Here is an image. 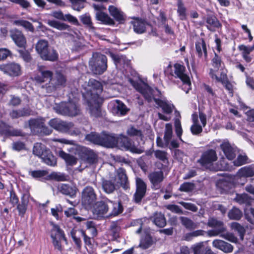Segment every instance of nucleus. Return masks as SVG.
<instances>
[{
    "mask_svg": "<svg viewBox=\"0 0 254 254\" xmlns=\"http://www.w3.org/2000/svg\"><path fill=\"white\" fill-rule=\"evenodd\" d=\"M83 96L86 101L88 110L91 116L98 117L101 115V104L103 101L100 95L103 86L98 81L91 79L88 83L83 85Z\"/></svg>",
    "mask_w": 254,
    "mask_h": 254,
    "instance_id": "nucleus-1",
    "label": "nucleus"
},
{
    "mask_svg": "<svg viewBox=\"0 0 254 254\" xmlns=\"http://www.w3.org/2000/svg\"><path fill=\"white\" fill-rule=\"evenodd\" d=\"M129 83L139 92H140L148 102L153 100L163 111L167 114L172 113L175 107L173 104L163 98L161 92L157 88L152 89L141 80L134 81L129 78Z\"/></svg>",
    "mask_w": 254,
    "mask_h": 254,
    "instance_id": "nucleus-2",
    "label": "nucleus"
},
{
    "mask_svg": "<svg viewBox=\"0 0 254 254\" xmlns=\"http://www.w3.org/2000/svg\"><path fill=\"white\" fill-rule=\"evenodd\" d=\"M33 154L40 158L47 165L55 166L57 164V159L52 152L44 144L36 143L33 148Z\"/></svg>",
    "mask_w": 254,
    "mask_h": 254,
    "instance_id": "nucleus-3",
    "label": "nucleus"
},
{
    "mask_svg": "<svg viewBox=\"0 0 254 254\" xmlns=\"http://www.w3.org/2000/svg\"><path fill=\"white\" fill-rule=\"evenodd\" d=\"M37 53L41 58L45 61H55L58 59V54L54 49H50L48 42L45 40L38 41L35 46Z\"/></svg>",
    "mask_w": 254,
    "mask_h": 254,
    "instance_id": "nucleus-4",
    "label": "nucleus"
},
{
    "mask_svg": "<svg viewBox=\"0 0 254 254\" xmlns=\"http://www.w3.org/2000/svg\"><path fill=\"white\" fill-rule=\"evenodd\" d=\"M107 59L100 53H94L89 62L90 69L95 74H101L106 70Z\"/></svg>",
    "mask_w": 254,
    "mask_h": 254,
    "instance_id": "nucleus-5",
    "label": "nucleus"
},
{
    "mask_svg": "<svg viewBox=\"0 0 254 254\" xmlns=\"http://www.w3.org/2000/svg\"><path fill=\"white\" fill-rule=\"evenodd\" d=\"M217 159L216 151L213 149H208L202 154L199 159L197 160L202 167L211 170L218 171L224 169V167H221L216 169L213 166V163Z\"/></svg>",
    "mask_w": 254,
    "mask_h": 254,
    "instance_id": "nucleus-6",
    "label": "nucleus"
},
{
    "mask_svg": "<svg viewBox=\"0 0 254 254\" xmlns=\"http://www.w3.org/2000/svg\"><path fill=\"white\" fill-rule=\"evenodd\" d=\"M54 110L59 114L69 116H75L79 113L78 105L73 102L61 103L54 107Z\"/></svg>",
    "mask_w": 254,
    "mask_h": 254,
    "instance_id": "nucleus-7",
    "label": "nucleus"
},
{
    "mask_svg": "<svg viewBox=\"0 0 254 254\" xmlns=\"http://www.w3.org/2000/svg\"><path fill=\"white\" fill-rule=\"evenodd\" d=\"M96 199L97 195L92 187L87 186L83 189L82 192L81 201L86 208H92Z\"/></svg>",
    "mask_w": 254,
    "mask_h": 254,
    "instance_id": "nucleus-8",
    "label": "nucleus"
},
{
    "mask_svg": "<svg viewBox=\"0 0 254 254\" xmlns=\"http://www.w3.org/2000/svg\"><path fill=\"white\" fill-rule=\"evenodd\" d=\"M49 125L52 128L62 132H70L73 127L72 123L64 122L58 119L51 120Z\"/></svg>",
    "mask_w": 254,
    "mask_h": 254,
    "instance_id": "nucleus-9",
    "label": "nucleus"
},
{
    "mask_svg": "<svg viewBox=\"0 0 254 254\" xmlns=\"http://www.w3.org/2000/svg\"><path fill=\"white\" fill-rule=\"evenodd\" d=\"M51 238L53 239V243L55 248L60 251H62V247L61 243L64 241L66 243V240L63 232L57 225H53L51 230Z\"/></svg>",
    "mask_w": 254,
    "mask_h": 254,
    "instance_id": "nucleus-10",
    "label": "nucleus"
},
{
    "mask_svg": "<svg viewBox=\"0 0 254 254\" xmlns=\"http://www.w3.org/2000/svg\"><path fill=\"white\" fill-rule=\"evenodd\" d=\"M0 70L11 76H18L22 73L20 65L15 63L0 64Z\"/></svg>",
    "mask_w": 254,
    "mask_h": 254,
    "instance_id": "nucleus-11",
    "label": "nucleus"
},
{
    "mask_svg": "<svg viewBox=\"0 0 254 254\" xmlns=\"http://www.w3.org/2000/svg\"><path fill=\"white\" fill-rule=\"evenodd\" d=\"M110 204L112 201L107 198L97 202L93 207V213L98 217H104L109 211Z\"/></svg>",
    "mask_w": 254,
    "mask_h": 254,
    "instance_id": "nucleus-12",
    "label": "nucleus"
},
{
    "mask_svg": "<svg viewBox=\"0 0 254 254\" xmlns=\"http://www.w3.org/2000/svg\"><path fill=\"white\" fill-rule=\"evenodd\" d=\"M135 182L136 189L133 197L136 203H139L145 196L147 186L145 182L139 178H136Z\"/></svg>",
    "mask_w": 254,
    "mask_h": 254,
    "instance_id": "nucleus-13",
    "label": "nucleus"
},
{
    "mask_svg": "<svg viewBox=\"0 0 254 254\" xmlns=\"http://www.w3.org/2000/svg\"><path fill=\"white\" fill-rule=\"evenodd\" d=\"M117 144L122 149L129 150L133 153H140L141 152L137 149L127 136L121 135L118 138Z\"/></svg>",
    "mask_w": 254,
    "mask_h": 254,
    "instance_id": "nucleus-14",
    "label": "nucleus"
},
{
    "mask_svg": "<svg viewBox=\"0 0 254 254\" xmlns=\"http://www.w3.org/2000/svg\"><path fill=\"white\" fill-rule=\"evenodd\" d=\"M174 73L177 77L179 78L184 84L189 86L188 89H190V77L185 73V67L180 64H176L174 66Z\"/></svg>",
    "mask_w": 254,
    "mask_h": 254,
    "instance_id": "nucleus-15",
    "label": "nucleus"
},
{
    "mask_svg": "<svg viewBox=\"0 0 254 254\" xmlns=\"http://www.w3.org/2000/svg\"><path fill=\"white\" fill-rule=\"evenodd\" d=\"M148 178L152 188L158 190L160 188V184L164 180V173L161 171H154L149 174Z\"/></svg>",
    "mask_w": 254,
    "mask_h": 254,
    "instance_id": "nucleus-16",
    "label": "nucleus"
},
{
    "mask_svg": "<svg viewBox=\"0 0 254 254\" xmlns=\"http://www.w3.org/2000/svg\"><path fill=\"white\" fill-rule=\"evenodd\" d=\"M10 36L18 47L21 48L25 47L26 44V38L20 31L17 29L11 30Z\"/></svg>",
    "mask_w": 254,
    "mask_h": 254,
    "instance_id": "nucleus-17",
    "label": "nucleus"
},
{
    "mask_svg": "<svg viewBox=\"0 0 254 254\" xmlns=\"http://www.w3.org/2000/svg\"><path fill=\"white\" fill-rule=\"evenodd\" d=\"M38 70L39 74L35 77L38 82L42 83L52 80V71L47 70L45 67L42 66L38 67Z\"/></svg>",
    "mask_w": 254,
    "mask_h": 254,
    "instance_id": "nucleus-18",
    "label": "nucleus"
},
{
    "mask_svg": "<svg viewBox=\"0 0 254 254\" xmlns=\"http://www.w3.org/2000/svg\"><path fill=\"white\" fill-rule=\"evenodd\" d=\"M212 245L225 253H231L233 251V247L230 244L223 240L216 239L213 241Z\"/></svg>",
    "mask_w": 254,
    "mask_h": 254,
    "instance_id": "nucleus-19",
    "label": "nucleus"
},
{
    "mask_svg": "<svg viewBox=\"0 0 254 254\" xmlns=\"http://www.w3.org/2000/svg\"><path fill=\"white\" fill-rule=\"evenodd\" d=\"M209 74L212 79H215L217 82H221L228 90L231 91L232 90V85L228 81L227 76L225 74L221 73L220 77H218L216 74L213 72L212 70H211Z\"/></svg>",
    "mask_w": 254,
    "mask_h": 254,
    "instance_id": "nucleus-20",
    "label": "nucleus"
},
{
    "mask_svg": "<svg viewBox=\"0 0 254 254\" xmlns=\"http://www.w3.org/2000/svg\"><path fill=\"white\" fill-rule=\"evenodd\" d=\"M117 138L114 136L102 134L101 137V145L107 147H113L117 144Z\"/></svg>",
    "mask_w": 254,
    "mask_h": 254,
    "instance_id": "nucleus-21",
    "label": "nucleus"
},
{
    "mask_svg": "<svg viewBox=\"0 0 254 254\" xmlns=\"http://www.w3.org/2000/svg\"><path fill=\"white\" fill-rule=\"evenodd\" d=\"M220 146L228 159L232 160L236 157L235 150L229 142H224Z\"/></svg>",
    "mask_w": 254,
    "mask_h": 254,
    "instance_id": "nucleus-22",
    "label": "nucleus"
},
{
    "mask_svg": "<svg viewBox=\"0 0 254 254\" xmlns=\"http://www.w3.org/2000/svg\"><path fill=\"white\" fill-rule=\"evenodd\" d=\"M195 49L199 57H202L203 55L205 58H207V48L204 40L199 38L195 43Z\"/></svg>",
    "mask_w": 254,
    "mask_h": 254,
    "instance_id": "nucleus-23",
    "label": "nucleus"
},
{
    "mask_svg": "<svg viewBox=\"0 0 254 254\" xmlns=\"http://www.w3.org/2000/svg\"><path fill=\"white\" fill-rule=\"evenodd\" d=\"M133 26L134 31L138 34H141L145 32L147 23L141 19H136L131 21Z\"/></svg>",
    "mask_w": 254,
    "mask_h": 254,
    "instance_id": "nucleus-24",
    "label": "nucleus"
},
{
    "mask_svg": "<svg viewBox=\"0 0 254 254\" xmlns=\"http://www.w3.org/2000/svg\"><path fill=\"white\" fill-rule=\"evenodd\" d=\"M237 177L241 178L242 177L248 178L254 176V166H248L241 168L237 174Z\"/></svg>",
    "mask_w": 254,
    "mask_h": 254,
    "instance_id": "nucleus-25",
    "label": "nucleus"
},
{
    "mask_svg": "<svg viewBox=\"0 0 254 254\" xmlns=\"http://www.w3.org/2000/svg\"><path fill=\"white\" fill-rule=\"evenodd\" d=\"M60 191L64 194L70 197L74 196L76 192V188L74 186L65 184H62L59 187Z\"/></svg>",
    "mask_w": 254,
    "mask_h": 254,
    "instance_id": "nucleus-26",
    "label": "nucleus"
},
{
    "mask_svg": "<svg viewBox=\"0 0 254 254\" xmlns=\"http://www.w3.org/2000/svg\"><path fill=\"white\" fill-rule=\"evenodd\" d=\"M192 125L190 127V130L193 134L197 135L202 131V127L198 125V116L197 114L192 115Z\"/></svg>",
    "mask_w": 254,
    "mask_h": 254,
    "instance_id": "nucleus-27",
    "label": "nucleus"
},
{
    "mask_svg": "<svg viewBox=\"0 0 254 254\" xmlns=\"http://www.w3.org/2000/svg\"><path fill=\"white\" fill-rule=\"evenodd\" d=\"M58 154L69 165H74L77 163V158L71 155L66 153L63 150L59 151Z\"/></svg>",
    "mask_w": 254,
    "mask_h": 254,
    "instance_id": "nucleus-28",
    "label": "nucleus"
},
{
    "mask_svg": "<svg viewBox=\"0 0 254 254\" xmlns=\"http://www.w3.org/2000/svg\"><path fill=\"white\" fill-rule=\"evenodd\" d=\"M29 195L28 193H24L21 197V203L18 204L17 208L20 214L23 215L26 210L27 205L29 202Z\"/></svg>",
    "mask_w": 254,
    "mask_h": 254,
    "instance_id": "nucleus-29",
    "label": "nucleus"
},
{
    "mask_svg": "<svg viewBox=\"0 0 254 254\" xmlns=\"http://www.w3.org/2000/svg\"><path fill=\"white\" fill-rule=\"evenodd\" d=\"M109 10L110 14L118 21L121 22L124 20V15L123 12L114 6H110Z\"/></svg>",
    "mask_w": 254,
    "mask_h": 254,
    "instance_id": "nucleus-30",
    "label": "nucleus"
},
{
    "mask_svg": "<svg viewBox=\"0 0 254 254\" xmlns=\"http://www.w3.org/2000/svg\"><path fill=\"white\" fill-rule=\"evenodd\" d=\"M206 23L207 28L210 30H213L212 28H219L221 26V24L214 16H208L206 18Z\"/></svg>",
    "mask_w": 254,
    "mask_h": 254,
    "instance_id": "nucleus-31",
    "label": "nucleus"
},
{
    "mask_svg": "<svg viewBox=\"0 0 254 254\" xmlns=\"http://www.w3.org/2000/svg\"><path fill=\"white\" fill-rule=\"evenodd\" d=\"M47 24L51 27L59 30H68L70 27L69 26L65 23L55 20H48Z\"/></svg>",
    "mask_w": 254,
    "mask_h": 254,
    "instance_id": "nucleus-32",
    "label": "nucleus"
},
{
    "mask_svg": "<svg viewBox=\"0 0 254 254\" xmlns=\"http://www.w3.org/2000/svg\"><path fill=\"white\" fill-rule=\"evenodd\" d=\"M110 207L112 208L110 213L111 216H117L123 211V208L120 202L117 203L112 201V204H110Z\"/></svg>",
    "mask_w": 254,
    "mask_h": 254,
    "instance_id": "nucleus-33",
    "label": "nucleus"
},
{
    "mask_svg": "<svg viewBox=\"0 0 254 254\" xmlns=\"http://www.w3.org/2000/svg\"><path fill=\"white\" fill-rule=\"evenodd\" d=\"M96 17L98 20L108 24H113L114 21L107 14L102 11H97L96 13Z\"/></svg>",
    "mask_w": 254,
    "mask_h": 254,
    "instance_id": "nucleus-34",
    "label": "nucleus"
},
{
    "mask_svg": "<svg viewBox=\"0 0 254 254\" xmlns=\"http://www.w3.org/2000/svg\"><path fill=\"white\" fill-rule=\"evenodd\" d=\"M116 105H115V110L116 113L119 115H125L128 111V109L122 102L116 100Z\"/></svg>",
    "mask_w": 254,
    "mask_h": 254,
    "instance_id": "nucleus-35",
    "label": "nucleus"
},
{
    "mask_svg": "<svg viewBox=\"0 0 254 254\" xmlns=\"http://www.w3.org/2000/svg\"><path fill=\"white\" fill-rule=\"evenodd\" d=\"M66 79L62 74H57L55 77L53 78L52 83L55 84L58 88L65 86Z\"/></svg>",
    "mask_w": 254,
    "mask_h": 254,
    "instance_id": "nucleus-36",
    "label": "nucleus"
},
{
    "mask_svg": "<svg viewBox=\"0 0 254 254\" xmlns=\"http://www.w3.org/2000/svg\"><path fill=\"white\" fill-rule=\"evenodd\" d=\"M154 223L159 227H163L166 225V219L163 214L161 213H156L154 215Z\"/></svg>",
    "mask_w": 254,
    "mask_h": 254,
    "instance_id": "nucleus-37",
    "label": "nucleus"
},
{
    "mask_svg": "<svg viewBox=\"0 0 254 254\" xmlns=\"http://www.w3.org/2000/svg\"><path fill=\"white\" fill-rule=\"evenodd\" d=\"M84 159L89 164L95 163L97 161V155L91 150L85 149Z\"/></svg>",
    "mask_w": 254,
    "mask_h": 254,
    "instance_id": "nucleus-38",
    "label": "nucleus"
},
{
    "mask_svg": "<svg viewBox=\"0 0 254 254\" xmlns=\"http://www.w3.org/2000/svg\"><path fill=\"white\" fill-rule=\"evenodd\" d=\"M127 134L129 136L139 138L141 140L143 139V135L141 131L133 127H130L127 129Z\"/></svg>",
    "mask_w": 254,
    "mask_h": 254,
    "instance_id": "nucleus-39",
    "label": "nucleus"
},
{
    "mask_svg": "<svg viewBox=\"0 0 254 254\" xmlns=\"http://www.w3.org/2000/svg\"><path fill=\"white\" fill-rule=\"evenodd\" d=\"M102 188L107 193H111L115 190V186L114 183L109 180H104L102 182Z\"/></svg>",
    "mask_w": 254,
    "mask_h": 254,
    "instance_id": "nucleus-40",
    "label": "nucleus"
},
{
    "mask_svg": "<svg viewBox=\"0 0 254 254\" xmlns=\"http://www.w3.org/2000/svg\"><path fill=\"white\" fill-rule=\"evenodd\" d=\"M207 225L210 227L215 228L217 229L225 228L222 221L213 217H210L208 219Z\"/></svg>",
    "mask_w": 254,
    "mask_h": 254,
    "instance_id": "nucleus-41",
    "label": "nucleus"
},
{
    "mask_svg": "<svg viewBox=\"0 0 254 254\" xmlns=\"http://www.w3.org/2000/svg\"><path fill=\"white\" fill-rule=\"evenodd\" d=\"M13 23L17 26H21L27 30L34 32V28L32 24L29 21L24 20H15Z\"/></svg>",
    "mask_w": 254,
    "mask_h": 254,
    "instance_id": "nucleus-42",
    "label": "nucleus"
},
{
    "mask_svg": "<svg viewBox=\"0 0 254 254\" xmlns=\"http://www.w3.org/2000/svg\"><path fill=\"white\" fill-rule=\"evenodd\" d=\"M152 244V240L149 235H146L142 237L140 240L139 247L143 249H146L150 247Z\"/></svg>",
    "mask_w": 254,
    "mask_h": 254,
    "instance_id": "nucleus-43",
    "label": "nucleus"
},
{
    "mask_svg": "<svg viewBox=\"0 0 254 254\" xmlns=\"http://www.w3.org/2000/svg\"><path fill=\"white\" fill-rule=\"evenodd\" d=\"M29 114V110L24 108L18 110H13L10 113V117L13 118H18L20 117L26 116Z\"/></svg>",
    "mask_w": 254,
    "mask_h": 254,
    "instance_id": "nucleus-44",
    "label": "nucleus"
},
{
    "mask_svg": "<svg viewBox=\"0 0 254 254\" xmlns=\"http://www.w3.org/2000/svg\"><path fill=\"white\" fill-rule=\"evenodd\" d=\"M101 135L95 133H91L87 134L85 138L87 140L94 144L101 145Z\"/></svg>",
    "mask_w": 254,
    "mask_h": 254,
    "instance_id": "nucleus-45",
    "label": "nucleus"
},
{
    "mask_svg": "<svg viewBox=\"0 0 254 254\" xmlns=\"http://www.w3.org/2000/svg\"><path fill=\"white\" fill-rule=\"evenodd\" d=\"M242 216V212L240 209L236 207H233L228 213V217L231 219L239 220Z\"/></svg>",
    "mask_w": 254,
    "mask_h": 254,
    "instance_id": "nucleus-46",
    "label": "nucleus"
},
{
    "mask_svg": "<svg viewBox=\"0 0 254 254\" xmlns=\"http://www.w3.org/2000/svg\"><path fill=\"white\" fill-rule=\"evenodd\" d=\"M182 224L187 228L193 229L196 228V224L192 222L190 219L186 217H180Z\"/></svg>",
    "mask_w": 254,
    "mask_h": 254,
    "instance_id": "nucleus-47",
    "label": "nucleus"
},
{
    "mask_svg": "<svg viewBox=\"0 0 254 254\" xmlns=\"http://www.w3.org/2000/svg\"><path fill=\"white\" fill-rule=\"evenodd\" d=\"M222 64V61L221 57L218 56L216 53L215 56L212 60V64L214 69H211L213 70V72L215 74V71H217L221 66Z\"/></svg>",
    "mask_w": 254,
    "mask_h": 254,
    "instance_id": "nucleus-48",
    "label": "nucleus"
},
{
    "mask_svg": "<svg viewBox=\"0 0 254 254\" xmlns=\"http://www.w3.org/2000/svg\"><path fill=\"white\" fill-rule=\"evenodd\" d=\"M172 126L170 124H167L165 126V131L164 139L166 143L168 144L172 136Z\"/></svg>",
    "mask_w": 254,
    "mask_h": 254,
    "instance_id": "nucleus-49",
    "label": "nucleus"
},
{
    "mask_svg": "<svg viewBox=\"0 0 254 254\" xmlns=\"http://www.w3.org/2000/svg\"><path fill=\"white\" fill-rule=\"evenodd\" d=\"M29 175L35 179H40L48 174V172L46 170H35L30 171L28 173Z\"/></svg>",
    "mask_w": 254,
    "mask_h": 254,
    "instance_id": "nucleus-50",
    "label": "nucleus"
},
{
    "mask_svg": "<svg viewBox=\"0 0 254 254\" xmlns=\"http://www.w3.org/2000/svg\"><path fill=\"white\" fill-rule=\"evenodd\" d=\"M72 3V8L77 11H80L84 7L85 0H69Z\"/></svg>",
    "mask_w": 254,
    "mask_h": 254,
    "instance_id": "nucleus-51",
    "label": "nucleus"
},
{
    "mask_svg": "<svg viewBox=\"0 0 254 254\" xmlns=\"http://www.w3.org/2000/svg\"><path fill=\"white\" fill-rule=\"evenodd\" d=\"M178 9L177 11L179 14L180 18L182 20L184 19L186 15V8L184 6L182 1L181 0H178Z\"/></svg>",
    "mask_w": 254,
    "mask_h": 254,
    "instance_id": "nucleus-52",
    "label": "nucleus"
},
{
    "mask_svg": "<svg viewBox=\"0 0 254 254\" xmlns=\"http://www.w3.org/2000/svg\"><path fill=\"white\" fill-rule=\"evenodd\" d=\"M118 178L120 180L121 185L124 184V188L126 187V183L127 181V177L125 173V170L123 168H120L118 170Z\"/></svg>",
    "mask_w": 254,
    "mask_h": 254,
    "instance_id": "nucleus-53",
    "label": "nucleus"
},
{
    "mask_svg": "<svg viewBox=\"0 0 254 254\" xmlns=\"http://www.w3.org/2000/svg\"><path fill=\"white\" fill-rule=\"evenodd\" d=\"M43 123L38 119H32L29 121V125L31 130H35L36 128H41L43 127Z\"/></svg>",
    "mask_w": 254,
    "mask_h": 254,
    "instance_id": "nucleus-54",
    "label": "nucleus"
},
{
    "mask_svg": "<svg viewBox=\"0 0 254 254\" xmlns=\"http://www.w3.org/2000/svg\"><path fill=\"white\" fill-rule=\"evenodd\" d=\"M42 87L45 89L46 92L48 93H53L58 89L55 84L52 83V80L49 81L48 83H46L45 84L43 85Z\"/></svg>",
    "mask_w": 254,
    "mask_h": 254,
    "instance_id": "nucleus-55",
    "label": "nucleus"
},
{
    "mask_svg": "<svg viewBox=\"0 0 254 254\" xmlns=\"http://www.w3.org/2000/svg\"><path fill=\"white\" fill-rule=\"evenodd\" d=\"M120 228L115 223H112L111 225V233L114 239L120 236Z\"/></svg>",
    "mask_w": 254,
    "mask_h": 254,
    "instance_id": "nucleus-56",
    "label": "nucleus"
},
{
    "mask_svg": "<svg viewBox=\"0 0 254 254\" xmlns=\"http://www.w3.org/2000/svg\"><path fill=\"white\" fill-rule=\"evenodd\" d=\"M155 157L162 161L167 160V153L165 151L157 150L154 151Z\"/></svg>",
    "mask_w": 254,
    "mask_h": 254,
    "instance_id": "nucleus-57",
    "label": "nucleus"
},
{
    "mask_svg": "<svg viewBox=\"0 0 254 254\" xmlns=\"http://www.w3.org/2000/svg\"><path fill=\"white\" fill-rule=\"evenodd\" d=\"M191 248L194 254H204V245L202 242L193 245Z\"/></svg>",
    "mask_w": 254,
    "mask_h": 254,
    "instance_id": "nucleus-58",
    "label": "nucleus"
},
{
    "mask_svg": "<svg viewBox=\"0 0 254 254\" xmlns=\"http://www.w3.org/2000/svg\"><path fill=\"white\" fill-rule=\"evenodd\" d=\"M194 185L192 183H184L180 186L179 190L181 191L189 192L193 190Z\"/></svg>",
    "mask_w": 254,
    "mask_h": 254,
    "instance_id": "nucleus-59",
    "label": "nucleus"
},
{
    "mask_svg": "<svg viewBox=\"0 0 254 254\" xmlns=\"http://www.w3.org/2000/svg\"><path fill=\"white\" fill-rule=\"evenodd\" d=\"M248 157L246 155H240L237 159L234 161V164L236 166H240L247 163Z\"/></svg>",
    "mask_w": 254,
    "mask_h": 254,
    "instance_id": "nucleus-60",
    "label": "nucleus"
},
{
    "mask_svg": "<svg viewBox=\"0 0 254 254\" xmlns=\"http://www.w3.org/2000/svg\"><path fill=\"white\" fill-rule=\"evenodd\" d=\"M220 237L232 243H236L237 242V238L233 234L229 232H223Z\"/></svg>",
    "mask_w": 254,
    "mask_h": 254,
    "instance_id": "nucleus-61",
    "label": "nucleus"
},
{
    "mask_svg": "<svg viewBox=\"0 0 254 254\" xmlns=\"http://www.w3.org/2000/svg\"><path fill=\"white\" fill-rule=\"evenodd\" d=\"M111 57L117 66L121 65L125 62V57L118 55L112 54Z\"/></svg>",
    "mask_w": 254,
    "mask_h": 254,
    "instance_id": "nucleus-62",
    "label": "nucleus"
},
{
    "mask_svg": "<svg viewBox=\"0 0 254 254\" xmlns=\"http://www.w3.org/2000/svg\"><path fill=\"white\" fill-rule=\"evenodd\" d=\"M231 227L232 229L237 231L241 236H243L245 233L244 228L240 225L238 223L233 222L231 224Z\"/></svg>",
    "mask_w": 254,
    "mask_h": 254,
    "instance_id": "nucleus-63",
    "label": "nucleus"
},
{
    "mask_svg": "<svg viewBox=\"0 0 254 254\" xmlns=\"http://www.w3.org/2000/svg\"><path fill=\"white\" fill-rule=\"evenodd\" d=\"M18 53H19L20 57L25 62H30L31 60V57L29 53L26 50H18Z\"/></svg>",
    "mask_w": 254,
    "mask_h": 254,
    "instance_id": "nucleus-64",
    "label": "nucleus"
}]
</instances>
